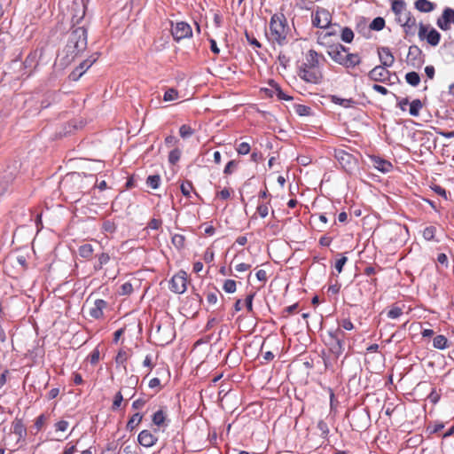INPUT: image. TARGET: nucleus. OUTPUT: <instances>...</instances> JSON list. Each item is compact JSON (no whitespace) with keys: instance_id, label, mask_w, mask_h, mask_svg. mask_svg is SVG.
Returning <instances> with one entry per match:
<instances>
[{"instance_id":"obj_8","label":"nucleus","mask_w":454,"mask_h":454,"mask_svg":"<svg viewBox=\"0 0 454 454\" xmlns=\"http://www.w3.org/2000/svg\"><path fill=\"white\" fill-rule=\"evenodd\" d=\"M406 63L412 68H420L425 63V55L418 45L413 44L409 47Z\"/></svg>"},{"instance_id":"obj_5","label":"nucleus","mask_w":454,"mask_h":454,"mask_svg":"<svg viewBox=\"0 0 454 454\" xmlns=\"http://www.w3.org/2000/svg\"><path fill=\"white\" fill-rule=\"evenodd\" d=\"M345 333L340 328L331 329L327 332L326 345L331 355L337 360L345 350Z\"/></svg>"},{"instance_id":"obj_32","label":"nucleus","mask_w":454,"mask_h":454,"mask_svg":"<svg viewBox=\"0 0 454 454\" xmlns=\"http://www.w3.org/2000/svg\"><path fill=\"white\" fill-rule=\"evenodd\" d=\"M409 113L411 116H418L423 107L422 102L419 99H414L410 104Z\"/></svg>"},{"instance_id":"obj_6","label":"nucleus","mask_w":454,"mask_h":454,"mask_svg":"<svg viewBox=\"0 0 454 454\" xmlns=\"http://www.w3.org/2000/svg\"><path fill=\"white\" fill-rule=\"evenodd\" d=\"M39 54L37 50L32 51L26 57L25 60L20 63V56L12 61V65H20V70L18 74L19 78H27L32 75L38 66Z\"/></svg>"},{"instance_id":"obj_20","label":"nucleus","mask_w":454,"mask_h":454,"mask_svg":"<svg viewBox=\"0 0 454 454\" xmlns=\"http://www.w3.org/2000/svg\"><path fill=\"white\" fill-rule=\"evenodd\" d=\"M137 441L143 447L150 448L157 442L158 438L149 430L145 429L138 434Z\"/></svg>"},{"instance_id":"obj_52","label":"nucleus","mask_w":454,"mask_h":454,"mask_svg":"<svg viewBox=\"0 0 454 454\" xmlns=\"http://www.w3.org/2000/svg\"><path fill=\"white\" fill-rule=\"evenodd\" d=\"M179 134L181 137L187 138L193 134V129L189 125L184 124L179 129Z\"/></svg>"},{"instance_id":"obj_4","label":"nucleus","mask_w":454,"mask_h":454,"mask_svg":"<svg viewBox=\"0 0 454 454\" xmlns=\"http://www.w3.org/2000/svg\"><path fill=\"white\" fill-rule=\"evenodd\" d=\"M348 51L349 48L340 43H333L327 46L326 52L335 63L346 68H354L361 63V57Z\"/></svg>"},{"instance_id":"obj_47","label":"nucleus","mask_w":454,"mask_h":454,"mask_svg":"<svg viewBox=\"0 0 454 454\" xmlns=\"http://www.w3.org/2000/svg\"><path fill=\"white\" fill-rule=\"evenodd\" d=\"M295 113L300 116H308L311 113V108L305 105H296L294 106Z\"/></svg>"},{"instance_id":"obj_56","label":"nucleus","mask_w":454,"mask_h":454,"mask_svg":"<svg viewBox=\"0 0 454 454\" xmlns=\"http://www.w3.org/2000/svg\"><path fill=\"white\" fill-rule=\"evenodd\" d=\"M99 356H100V353H99V349L98 348H95L92 352L90 353V362L91 364H97L99 361Z\"/></svg>"},{"instance_id":"obj_59","label":"nucleus","mask_w":454,"mask_h":454,"mask_svg":"<svg viewBox=\"0 0 454 454\" xmlns=\"http://www.w3.org/2000/svg\"><path fill=\"white\" fill-rule=\"evenodd\" d=\"M45 419H46V418H45L44 414H41L40 416H38L36 418L34 427L37 431H40L43 428Z\"/></svg>"},{"instance_id":"obj_27","label":"nucleus","mask_w":454,"mask_h":454,"mask_svg":"<svg viewBox=\"0 0 454 454\" xmlns=\"http://www.w3.org/2000/svg\"><path fill=\"white\" fill-rule=\"evenodd\" d=\"M98 262L94 264V270L98 271L107 264L110 261V255L107 253H101L97 254Z\"/></svg>"},{"instance_id":"obj_29","label":"nucleus","mask_w":454,"mask_h":454,"mask_svg":"<svg viewBox=\"0 0 454 454\" xmlns=\"http://www.w3.org/2000/svg\"><path fill=\"white\" fill-rule=\"evenodd\" d=\"M79 255L84 259H89L93 254L94 249L92 245L84 244L79 247Z\"/></svg>"},{"instance_id":"obj_60","label":"nucleus","mask_w":454,"mask_h":454,"mask_svg":"<svg viewBox=\"0 0 454 454\" xmlns=\"http://www.w3.org/2000/svg\"><path fill=\"white\" fill-rule=\"evenodd\" d=\"M147 400L144 398H138L132 403V409L141 410L146 403Z\"/></svg>"},{"instance_id":"obj_36","label":"nucleus","mask_w":454,"mask_h":454,"mask_svg":"<svg viewBox=\"0 0 454 454\" xmlns=\"http://www.w3.org/2000/svg\"><path fill=\"white\" fill-rule=\"evenodd\" d=\"M182 194L186 198H191V192L193 191V185L191 181L182 183L180 186Z\"/></svg>"},{"instance_id":"obj_21","label":"nucleus","mask_w":454,"mask_h":454,"mask_svg":"<svg viewBox=\"0 0 454 454\" xmlns=\"http://www.w3.org/2000/svg\"><path fill=\"white\" fill-rule=\"evenodd\" d=\"M12 432L16 435H18L19 439H23L27 435V429L26 427L23 424V421L21 419L15 418V419L12 422Z\"/></svg>"},{"instance_id":"obj_31","label":"nucleus","mask_w":454,"mask_h":454,"mask_svg":"<svg viewBox=\"0 0 454 454\" xmlns=\"http://www.w3.org/2000/svg\"><path fill=\"white\" fill-rule=\"evenodd\" d=\"M354 32L348 27H344L341 28L340 38L346 43H350L354 39Z\"/></svg>"},{"instance_id":"obj_44","label":"nucleus","mask_w":454,"mask_h":454,"mask_svg":"<svg viewBox=\"0 0 454 454\" xmlns=\"http://www.w3.org/2000/svg\"><path fill=\"white\" fill-rule=\"evenodd\" d=\"M178 98V91L174 88L168 89L163 96L164 101H173Z\"/></svg>"},{"instance_id":"obj_50","label":"nucleus","mask_w":454,"mask_h":454,"mask_svg":"<svg viewBox=\"0 0 454 454\" xmlns=\"http://www.w3.org/2000/svg\"><path fill=\"white\" fill-rule=\"evenodd\" d=\"M250 145L247 142L240 143L236 148V151L239 155H247L250 153Z\"/></svg>"},{"instance_id":"obj_49","label":"nucleus","mask_w":454,"mask_h":454,"mask_svg":"<svg viewBox=\"0 0 454 454\" xmlns=\"http://www.w3.org/2000/svg\"><path fill=\"white\" fill-rule=\"evenodd\" d=\"M217 294H219V291L217 289H215L212 292L208 291L207 293L206 300H207V302L209 305H215L216 304V302L218 301Z\"/></svg>"},{"instance_id":"obj_54","label":"nucleus","mask_w":454,"mask_h":454,"mask_svg":"<svg viewBox=\"0 0 454 454\" xmlns=\"http://www.w3.org/2000/svg\"><path fill=\"white\" fill-rule=\"evenodd\" d=\"M351 154L344 152V151H339L336 153V158L340 161V164H342L344 161L349 162V160L351 159Z\"/></svg>"},{"instance_id":"obj_41","label":"nucleus","mask_w":454,"mask_h":454,"mask_svg":"<svg viewBox=\"0 0 454 454\" xmlns=\"http://www.w3.org/2000/svg\"><path fill=\"white\" fill-rule=\"evenodd\" d=\"M403 309L397 306H392L387 312L388 318L395 319L403 315Z\"/></svg>"},{"instance_id":"obj_7","label":"nucleus","mask_w":454,"mask_h":454,"mask_svg":"<svg viewBox=\"0 0 454 454\" xmlns=\"http://www.w3.org/2000/svg\"><path fill=\"white\" fill-rule=\"evenodd\" d=\"M419 40H427V43L431 46H437L441 40V34L434 27L429 29V25L419 23Z\"/></svg>"},{"instance_id":"obj_15","label":"nucleus","mask_w":454,"mask_h":454,"mask_svg":"<svg viewBox=\"0 0 454 454\" xmlns=\"http://www.w3.org/2000/svg\"><path fill=\"white\" fill-rule=\"evenodd\" d=\"M454 24V10L446 7L441 17H439L436 20V25L438 27L443 31H448L450 29V24Z\"/></svg>"},{"instance_id":"obj_24","label":"nucleus","mask_w":454,"mask_h":454,"mask_svg":"<svg viewBox=\"0 0 454 454\" xmlns=\"http://www.w3.org/2000/svg\"><path fill=\"white\" fill-rule=\"evenodd\" d=\"M331 102L345 108L351 107L355 104V101L352 98H341L337 95L331 96Z\"/></svg>"},{"instance_id":"obj_62","label":"nucleus","mask_w":454,"mask_h":454,"mask_svg":"<svg viewBox=\"0 0 454 454\" xmlns=\"http://www.w3.org/2000/svg\"><path fill=\"white\" fill-rule=\"evenodd\" d=\"M161 224H162V222L160 219L153 218L148 223V228L152 229V230H159L160 227L161 226Z\"/></svg>"},{"instance_id":"obj_40","label":"nucleus","mask_w":454,"mask_h":454,"mask_svg":"<svg viewBox=\"0 0 454 454\" xmlns=\"http://www.w3.org/2000/svg\"><path fill=\"white\" fill-rule=\"evenodd\" d=\"M132 292H133L132 284L130 282H125L119 287L118 294L122 295V296L129 295L132 294Z\"/></svg>"},{"instance_id":"obj_64","label":"nucleus","mask_w":454,"mask_h":454,"mask_svg":"<svg viewBox=\"0 0 454 454\" xmlns=\"http://www.w3.org/2000/svg\"><path fill=\"white\" fill-rule=\"evenodd\" d=\"M278 59V63L281 67H283L284 68H286L288 67L289 62H290L289 57H287L285 54H279Z\"/></svg>"},{"instance_id":"obj_57","label":"nucleus","mask_w":454,"mask_h":454,"mask_svg":"<svg viewBox=\"0 0 454 454\" xmlns=\"http://www.w3.org/2000/svg\"><path fill=\"white\" fill-rule=\"evenodd\" d=\"M255 296V293L249 294L245 300V306L248 312H253V301Z\"/></svg>"},{"instance_id":"obj_9","label":"nucleus","mask_w":454,"mask_h":454,"mask_svg":"<svg viewBox=\"0 0 454 454\" xmlns=\"http://www.w3.org/2000/svg\"><path fill=\"white\" fill-rule=\"evenodd\" d=\"M169 289L178 294H184L187 289V274L184 270L175 274L169 281Z\"/></svg>"},{"instance_id":"obj_42","label":"nucleus","mask_w":454,"mask_h":454,"mask_svg":"<svg viewBox=\"0 0 454 454\" xmlns=\"http://www.w3.org/2000/svg\"><path fill=\"white\" fill-rule=\"evenodd\" d=\"M122 401H123V395L121 391H118L114 396V401H113V403L111 406V410L113 411L119 410V408L121 405Z\"/></svg>"},{"instance_id":"obj_12","label":"nucleus","mask_w":454,"mask_h":454,"mask_svg":"<svg viewBox=\"0 0 454 454\" xmlns=\"http://www.w3.org/2000/svg\"><path fill=\"white\" fill-rule=\"evenodd\" d=\"M98 53H95L89 59L83 60L80 65L74 68L68 75L69 80L76 82L82 75L96 62Z\"/></svg>"},{"instance_id":"obj_23","label":"nucleus","mask_w":454,"mask_h":454,"mask_svg":"<svg viewBox=\"0 0 454 454\" xmlns=\"http://www.w3.org/2000/svg\"><path fill=\"white\" fill-rule=\"evenodd\" d=\"M434 4L428 0H417L415 8L421 12H430L434 10Z\"/></svg>"},{"instance_id":"obj_25","label":"nucleus","mask_w":454,"mask_h":454,"mask_svg":"<svg viewBox=\"0 0 454 454\" xmlns=\"http://www.w3.org/2000/svg\"><path fill=\"white\" fill-rule=\"evenodd\" d=\"M433 347L443 350L449 347L448 339L444 335H436L433 340Z\"/></svg>"},{"instance_id":"obj_45","label":"nucleus","mask_w":454,"mask_h":454,"mask_svg":"<svg viewBox=\"0 0 454 454\" xmlns=\"http://www.w3.org/2000/svg\"><path fill=\"white\" fill-rule=\"evenodd\" d=\"M436 228L434 226H427L423 231V238L427 241L434 239Z\"/></svg>"},{"instance_id":"obj_63","label":"nucleus","mask_w":454,"mask_h":454,"mask_svg":"<svg viewBox=\"0 0 454 454\" xmlns=\"http://www.w3.org/2000/svg\"><path fill=\"white\" fill-rule=\"evenodd\" d=\"M432 190L439 196L442 197L443 199L447 200V192L444 188H442L440 185H434L432 187Z\"/></svg>"},{"instance_id":"obj_18","label":"nucleus","mask_w":454,"mask_h":454,"mask_svg":"<svg viewBox=\"0 0 454 454\" xmlns=\"http://www.w3.org/2000/svg\"><path fill=\"white\" fill-rule=\"evenodd\" d=\"M378 54L382 67L387 68L394 65L395 57L388 47L379 48Z\"/></svg>"},{"instance_id":"obj_17","label":"nucleus","mask_w":454,"mask_h":454,"mask_svg":"<svg viewBox=\"0 0 454 454\" xmlns=\"http://www.w3.org/2000/svg\"><path fill=\"white\" fill-rule=\"evenodd\" d=\"M369 159L372 167L381 173H388L394 168L393 164L389 160H385L378 155H370Z\"/></svg>"},{"instance_id":"obj_13","label":"nucleus","mask_w":454,"mask_h":454,"mask_svg":"<svg viewBox=\"0 0 454 454\" xmlns=\"http://www.w3.org/2000/svg\"><path fill=\"white\" fill-rule=\"evenodd\" d=\"M192 35V30L191 26L184 21L177 22L172 28L173 38L177 42L182 39L190 37Z\"/></svg>"},{"instance_id":"obj_1","label":"nucleus","mask_w":454,"mask_h":454,"mask_svg":"<svg viewBox=\"0 0 454 454\" xmlns=\"http://www.w3.org/2000/svg\"><path fill=\"white\" fill-rule=\"evenodd\" d=\"M320 55L315 50H309L306 54V61L298 67L297 74L305 82L320 84L324 75L320 67Z\"/></svg>"},{"instance_id":"obj_39","label":"nucleus","mask_w":454,"mask_h":454,"mask_svg":"<svg viewBox=\"0 0 454 454\" xmlns=\"http://www.w3.org/2000/svg\"><path fill=\"white\" fill-rule=\"evenodd\" d=\"M223 289L227 294H233L237 290L236 281L233 279H226L223 283Z\"/></svg>"},{"instance_id":"obj_34","label":"nucleus","mask_w":454,"mask_h":454,"mask_svg":"<svg viewBox=\"0 0 454 454\" xmlns=\"http://www.w3.org/2000/svg\"><path fill=\"white\" fill-rule=\"evenodd\" d=\"M385 24V20L382 17H377L371 22L370 29L374 31H380L384 28Z\"/></svg>"},{"instance_id":"obj_33","label":"nucleus","mask_w":454,"mask_h":454,"mask_svg":"<svg viewBox=\"0 0 454 454\" xmlns=\"http://www.w3.org/2000/svg\"><path fill=\"white\" fill-rule=\"evenodd\" d=\"M129 358V355L126 350L120 349L114 358L115 363L118 365H121L124 369H126V363Z\"/></svg>"},{"instance_id":"obj_16","label":"nucleus","mask_w":454,"mask_h":454,"mask_svg":"<svg viewBox=\"0 0 454 454\" xmlns=\"http://www.w3.org/2000/svg\"><path fill=\"white\" fill-rule=\"evenodd\" d=\"M368 77L372 81L385 83L390 78V72L387 69V67L377 66L369 72Z\"/></svg>"},{"instance_id":"obj_10","label":"nucleus","mask_w":454,"mask_h":454,"mask_svg":"<svg viewBox=\"0 0 454 454\" xmlns=\"http://www.w3.org/2000/svg\"><path fill=\"white\" fill-rule=\"evenodd\" d=\"M71 21L73 27L78 26L83 20L86 13V5L83 0H74L70 7Z\"/></svg>"},{"instance_id":"obj_58","label":"nucleus","mask_w":454,"mask_h":454,"mask_svg":"<svg viewBox=\"0 0 454 454\" xmlns=\"http://www.w3.org/2000/svg\"><path fill=\"white\" fill-rule=\"evenodd\" d=\"M257 212L262 218H264L269 214L268 204H259L257 206Z\"/></svg>"},{"instance_id":"obj_37","label":"nucleus","mask_w":454,"mask_h":454,"mask_svg":"<svg viewBox=\"0 0 454 454\" xmlns=\"http://www.w3.org/2000/svg\"><path fill=\"white\" fill-rule=\"evenodd\" d=\"M344 331H351L355 328L354 324L351 322L349 318H343L338 320V327Z\"/></svg>"},{"instance_id":"obj_35","label":"nucleus","mask_w":454,"mask_h":454,"mask_svg":"<svg viewBox=\"0 0 454 454\" xmlns=\"http://www.w3.org/2000/svg\"><path fill=\"white\" fill-rule=\"evenodd\" d=\"M160 176L159 175H151L146 179L147 186L152 189H158L160 185Z\"/></svg>"},{"instance_id":"obj_53","label":"nucleus","mask_w":454,"mask_h":454,"mask_svg":"<svg viewBox=\"0 0 454 454\" xmlns=\"http://www.w3.org/2000/svg\"><path fill=\"white\" fill-rule=\"evenodd\" d=\"M317 429L320 431L321 435L325 438L327 437L329 434V427L326 422L324 420H319L317 425Z\"/></svg>"},{"instance_id":"obj_28","label":"nucleus","mask_w":454,"mask_h":454,"mask_svg":"<svg viewBox=\"0 0 454 454\" xmlns=\"http://www.w3.org/2000/svg\"><path fill=\"white\" fill-rule=\"evenodd\" d=\"M405 81L411 86L417 87L420 82V76L417 72L411 71L405 74Z\"/></svg>"},{"instance_id":"obj_38","label":"nucleus","mask_w":454,"mask_h":454,"mask_svg":"<svg viewBox=\"0 0 454 454\" xmlns=\"http://www.w3.org/2000/svg\"><path fill=\"white\" fill-rule=\"evenodd\" d=\"M391 9L395 14H400L405 9L403 0H392Z\"/></svg>"},{"instance_id":"obj_51","label":"nucleus","mask_w":454,"mask_h":454,"mask_svg":"<svg viewBox=\"0 0 454 454\" xmlns=\"http://www.w3.org/2000/svg\"><path fill=\"white\" fill-rule=\"evenodd\" d=\"M238 166H239V161L234 160H230L226 164V166H225V168L223 169V173L225 175H231V174H232L237 169Z\"/></svg>"},{"instance_id":"obj_55","label":"nucleus","mask_w":454,"mask_h":454,"mask_svg":"<svg viewBox=\"0 0 454 454\" xmlns=\"http://www.w3.org/2000/svg\"><path fill=\"white\" fill-rule=\"evenodd\" d=\"M348 261V258L344 255V254H340V258L338 259L336 262H335V269L336 270L340 273L343 270V267L345 265V263L347 262Z\"/></svg>"},{"instance_id":"obj_30","label":"nucleus","mask_w":454,"mask_h":454,"mask_svg":"<svg viewBox=\"0 0 454 454\" xmlns=\"http://www.w3.org/2000/svg\"><path fill=\"white\" fill-rule=\"evenodd\" d=\"M153 423L157 427L164 426L166 420V414L162 410H159L153 415ZM167 427V425H165Z\"/></svg>"},{"instance_id":"obj_3","label":"nucleus","mask_w":454,"mask_h":454,"mask_svg":"<svg viewBox=\"0 0 454 454\" xmlns=\"http://www.w3.org/2000/svg\"><path fill=\"white\" fill-rule=\"evenodd\" d=\"M269 28L270 32L266 35L270 43L280 46L287 43L290 28L284 13H274L270 18Z\"/></svg>"},{"instance_id":"obj_2","label":"nucleus","mask_w":454,"mask_h":454,"mask_svg":"<svg viewBox=\"0 0 454 454\" xmlns=\"http://www.w3.org/2000/svg\"><path fill=\"white\" fill-rule=\"evenodd\" d=\"M88 44V31L84 25L73 27L65 46L67 63H70L75 57L84 51Z\"/></svg>"},{"instance_id":"obj_22","label":"nucleus","mask_w":454,"mask_h":454,"mask_svg":"<svg viewBox=\"0 0 454 454\" xmlns=\"http://www.w3.org/2000/svg\"><path fill=\"white\" fill-rule=\"evenodd\" d=\"M416 25H417L416 19L411 14V12H408L406 14V20L403 25L405 34L414 35V34H415L414 28H415Z\"/></svg>"},{"instance_id":"obj_46","label":"nucleus","mask_w":454,"mask_h":454,"mask_svg":"<svg viewBox=\"0 0 454 454\" xmlns=\"http://www.w3.org/2000/svg\"><path fill=\"white\" fill-rule=\"evenodd\" d=\"M185 238L182 234H175L172 237V243L177 249H182L184 247Z\"/></svg>"},{"instance_id":"obj_61","label":"nucleus","mask_w":454,"mask_h":454,"mask_svg":"<svg viewBox=\"0 0 454 454\" xmlns=\"http://www.w3.org/2000/svg\"><path fill=\"white\" fill-rule=\"evenodd\" d=\"M340 287H341L340 284H339L336 281L335 284H333V285L328 286L327 294H339V292L340 290Z\"/></svg>"},{"instance_id":"obj_26","label":"nucleus","mask_w":454,"mask_h":454,"mask_svg":"<svg viewBox=\"0 0 454 454\" xmlns=\"http://www.w3.org/2000/svg\"><path fill=\"white\" fill-rule=\"evenodd\" d=\"M143 415L141 413L133 414L126 425V429L130 432L133 431L141 423Z\"/></svg>"},{"instance_id":"obj_43","label":"nucleus","mask_w":454,"mask_h":454,"mask_svg":"<svg viewBox=\"0 0 454 454\" xmlns=\"http://www.w3.org/2000/svg\"><path fill=\"white\" fill-rule=\"evenodd\" d=\"M116 224L114 221L112 220H106L103 224H102V231L106 232V233H114L116 231Z\"/></svg>"},{"instance_id":"obj_14","label":"nucleus","mask_w":454,"mask_h":454,"mask_svg":"<svg viewBox=\"0 0 454 454\" xmlns=\"http://www.w3.org/2000/svg\"><path fill=\"white\" fill-rule=\"evenodd\" d=\"M17 171L15 167H8L0 176V195L8 190V187L16 178Z\"/></svg>"},{"instance_id":"obj_11","label":"nucleus","mask_w":454,"mask_h":454,"mask_svg":"<svg viewBox=\"0 0 454 454\" xmlns=\"http://www.w3.org/2000/svg\"><path fill=\"white\" fill-rule=\"evenodd\" d=\"M332 20V16L325 8H317L312 14V24L316 27L326 28L329 27Z\"/></svg>"},{"instance_id":"obj_19","label":"nucleus","mask_w":454,"mask_h":454,"mask_svg":"<svg viewBox=\"0 0 454 454\" xmlns=\"http://www.w3.org/2000/svg\"><path fill=\"white\" fill-rule=\"evenodd\" d=\"M107 307L106 301L97 299L90 309V316L94 319H100L104 317V309Z\"/></svg>"},{"instance_id":"obj_48","label":"nucleus","mask_w":454,"mask_h":454,"mask_svg":"<svg viewBox=\"0 0 454 454\" xmlns=\"http://www.w3.org/2000/svg\"><path fill=\"white\" fill-rule=\"evenodd\" d=\"M181 157V151L178 148H175L168 153V161L170 164L175 165L179 161Z\"/></svg>"}]
</instances>
